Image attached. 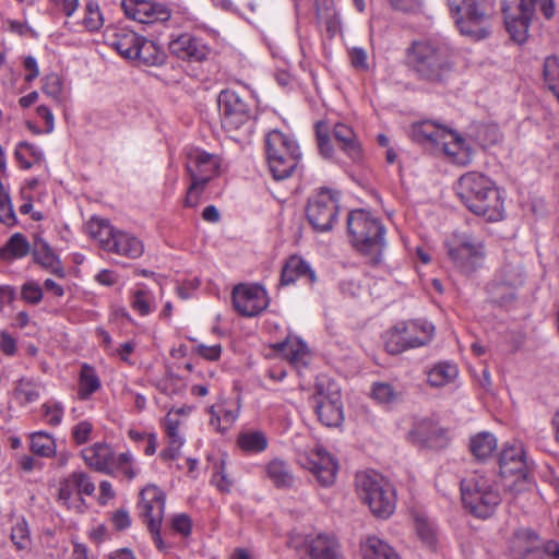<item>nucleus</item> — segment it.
<instances>
[{
	"label": "nucleus",
	"instance_id": "f257e3e1",
	"mask_svg": "<svg viewBox=\"0 0 559 559\" xmlns=\"http://www.w3.org/2000/svg\"><path fill=\"white\" fill-rule=\"evenodd\" d=\"M405 57L413 75L432 84L443 83L454 69L451 49L436 40H414L406 49Z\"/></svg>",
	"mask_w": 559,
	"mask_h": 559
},
{
	"label": "nucleus",
	"instance_id": "f03ea898",
	"mask_svg": "<svg viewBox=\"0 0 559 559\" xmlns=\"http://www.w3.org/2000/svg\"><path fill=\"white\" fill-rule=\"evenodd\" d=\"M456 193L466 207L487 221L503 217V201L495 183L485 175L471 171L460 177Z\"/></svg>",
	"mask_w": 559,
	"mask_h": 559
},
{
	"label": "nucleus",
	"instance_id": "7ed1b4c3",
	"mask_svg": "<svg viewBox=\"0 0 559 559\" xmlns=\"http://www.w3.org/2000/svg\"><path fill=\"white\" fill-rule=\"evenodd\" d=\"M534 463L526 456L522 443L506 444L499 455V476L506 495L519 499L535 488Z\"/></svg>",
	"mask_w": 559,
	"mask_h": 559
},
{
	"label": "nucleus",
	"instance_id": "20e7f679",
	"mask_svg": "<svg viewBox=\"0 0 559 559\" xmlns=\"http://www.w3.org/2000/svg\"><path fill=\"white\" fill-rule=\"evenodd\" d=\"M347 230L356 250L368 257L370 264L378 265L385 247V228L381 222L365 210H354L347 217Z\"/></svg>",
	"mask_w": 559,
	"mask_h": 559
},
{
	"label": "nucleus",
	"instance_id": "39448f33",
	"mask_svg": "<svg viewBox=\"0 0 559 559\" xmlns=\"http://www.w3.org/2000/svg\"><path fill=\"white\" fill-rule=\"evenodd\" d=\"M462 35L479 40L491 33L493 5L489 0H447Z\"/></svg>",
	"mask_w": 559,
	"mask_h": 559
},
{
	"label": "nucleus",
	"instance_id": "423d86ee",
	"mask_svg": "<svg viewBox=\"0 0 559 559\" xmlns=\"http://www.w3.org/2000/svg\"><path fill=\"white\" fill-rule=\"evenodd\" d=\"M409 134L415 142L441 147L444 154L451 156L452 160L459 165H466L471 162L472 153L464 139L433 121L426 120L413 123Z\"/></svg>",
	"mask_w": 559,
	"mask_h": 559
},
{
	"label": "nucleus",
	"instance_id": "0eeeda50",
	"mask_svg": "<svg viewBox=\"0 0 559 559\" xmlns=\"http://www.w3.org/2000/svg\"><path fill=\"white\" fill-rule=\"evenodd\" d=\"M86 231L99 247L117 255L138 259L144 252V243L135 235L118 229L109 221L92 217L86 224Z\"/></svg>",
	"mask_w": 559,
	"mask_h": 559
},
{
	"label": "nucleus",
	"instance_id": "6e6552de",
	"mask_svg": "<svg viewBox=\"0 0 559 559\" xmlns=\"http://www.w3.org/2000/svg\"><path fill=\"white\" fill-rule=\"evenodd\" d=\"M461 497L464 507L477 518H489L501 502L495 481L479 472L461 480Z\"/></svg>",
	"mask_w": 559,
	"mask_h": 559
},
{
	"label": "nucleus",
	"instance_id": "1a4fd4ad",
	"mask_svg": "<svg viewBox=\"0 0 559 559\" xmlns=\"http://www.w3.org/2000/svg\"><path fill=\"white\" fill-rule=\"evenodd\" d=\"M356 488L361 501L376 516L386 519L394 512L395 489L381 474L376 471L357 474Z\"/></svg>",
	"mask_w": 559,
	"mask_h": 559
},
{
	"label": "nucleus",
	"instance_id": "9d476101",
	"mask_svg": "<svg viewBox=\"0 0 559 559\" xmlns=\"http://www.w3.org/2000/svg\"><path fill=\"white\" fill-rule=\"evenodd\" d=\"M221 160L217 155L197 147L186 152V170L191 183L187 189L183 206L195 207L206 185L218 175Z\"/></svg>",
	"mask_w": 559,
	"mask_h": 559
},
{
	"label": "nucleus",
	"instance_id": "9b49d317",
	"mask_svg": "<svg viewBox=\"0 0 559 559\" xmlns=\"http://www.w3.org/2000/svg\"><path fill=\"white\" fill-rule=\"evenodd\" d=\"M536 10L550 19L554 15L552 0H502L506 28L515 43L526 41L530 23Z\"/></svg>",
	"mask_w": 559,
	"mask_h": 559
},
{
	"label": "nucleus",
	"instance_id": "f8f14e48",
	"mask_svg": "<svg viewBox=\"0 0 559 559\" xmlns=\"http://www.w3.org/2000/svg\"><path fill=\"white\" fill-rule=\"evenodd\" d=\"M265 153L270 171L275 180L290 177L301 155L296 141L278 130L267 133Z\"/></svg>",
	"mask_w": 559,
	"mask_h": 559
},
{
	"label": "nucleus",
	"instance_id": "ddd939ff",
	"mask_svg": "<svg viewBox=\"0 0 559 559\" xmlns=\"http://www.w3.org/2000/svg\"><path fill=\"white\" fill-rule=\"evenodd\" d=\"M310 402L320 423L338 427L344 420L343 402L338 384L330 379H318Z\"/></svg>",
	"mask_w": 559,
	"mask_h": 559
},
{
	"label": "nucleus",
	"instance_id": "4468645a",
	"mask_svg": "<svg viewBox=\"0 0 559 559\" xmlns=\"http://www.w3.org/2000/svg\"><path fill=\"white\" fill-rule=\"evenodd\" d=\"M435 332V326L426 320H414L396 324L389 331L385 348L396 355L406 349L428 344Z\"/></svg>",
	"mask_w": 559,
	"mask_h": 559
},
{
	"label": "nucleus",
	"instance_id": "2eb2a0df",
	"mask_svg": "<svg viewBox=\"0 0 559 559\" xmlns=\"http://www.w3.org/2000/svg\"><path fill=\"white\" fill-rule=\"evenodd\" d=\"M448 257L464 273L476 270L483 259V245L466 234H452L444 241Z\"/></svg>",
	"mask_w": 559,
	"mask_h": 559
},
{
	"label": "nucleus",
	"instance_id": "dca6fc26",
	"mask_svg": "<svg viewBox=\"0 0 559 559\" xmlns=\"http://www.w3.org/2000/svg\"><path fill=\"white\" fill-rule=\"evenodd\" d=\"M306 215L312 228L325 233L333 228L338 215V197L330 189L322 188L308 201Z\"/></svg>",
	"mask_w": 559,
	"mask_h": 559
},
{
	"label": "nucleus",
	"instance_id": "f3484780",
	"mask_svg": "<svg viewBox=\"0 0 559 559\" xmlns=\"http://www.w3.org/2000/svg\"><path fill=\"white\" fill-rule=\"evenodd\" d=\"M223 128L228 131L252 128V112L248 104L234 91L224 90L217 98Z\"/></svg>",
	"mask_w": 559,
	"mask_h": 559
},
{
	"label": "nucleus",
	"instance_id": "a211bd4d",
	"mask_svg": "<svg viewBox=\"0 0 559 559\" xmlns=\"http://www.w3.org/2000/svg\"><path fill=\"white\" fill-rule=\"evenodd\" d=\"M233 305L243 317H255L269 306L266 290L258 284H239L233 289Z\"/></svg>",
	"mask_w": 559,
	"mask_h": 559
},
{
	"label": "nucleus",
	"instance_id": "6ab92c4d",
	"mask_svg": "<svg viewBox=\"0 0 559 559\" xmlns=\"http://www.w3.org/2000/svg\"><path fill=\"white\" fill-rule=\"evenodd\" d=\"M121 9L127 17L143 24L166 22L171 16L167 4L153 0H122Z\"/></svg>",
	"mask_w": 559,
	"mask_h": 559
},
{
	"label": "nucleus",
	"instance_id": "aec40b11",
	"mask_svg": "<svg viewBox=\"0 0 559 559\" xmlns=\"http://www.w3.org/2000/svg\"><path fill=\"white\" fill-rule=\"evenodd\" d=\"M165 493L155 485H148L140 492V516L148 527L160 526L165 513Z\"/></svg>",
	"mask_w": 559,
	"mask_h": 559
},
{
	"label": "nucleus",
	"instance_id": "412c9836",
	"mask_svg": "<svg viewBox=\"0 0 559 559\" xmlns=\"http://www.w3.org/2000/svg\"><path fill=\"white\" fill-rule=\"evenodd\" d=\"M301 465L311 471L323 487L334 484L338 466L333 456L324 449L313 450L301 461Z\"/></svg>",
	"mask_w": 559,
	"mask_h": 559
},
{
	"label": "nucleus",
	"instance_id": "4be33fe9",
	"mask_svg": "<svg viewBox=\"0 0 559 559\" xmlns=\"http://www.w3.org/2000/svg\"><path fill=\"white\" fill-rule=\"evenodd\" d=\"M168 47L173 55L188 61L201 62L211 53V49L201 39L190 34L179 35Z\"/></svg>",
	"mask_w": 559,
	"mask_h": 559
},
{
	"label": "nucleus",
	"instance_id": "5701e85b",
	"mask_svg": "<svg viewBox=\"0 0 559 559\" xmlns=\"http://www.w3.org/2000/svg\"><path fill=\"white\" fill-rule=\"evenodd\" d=\"M81 454L85 464L91 468L99 473L114 474V461L116 455L107 443L97 442L83 449Z\"/></svg>",
	"mask_w": 559,
	"mask_h": 559
},
{
	"label": "nucleus",
	"instance_id": "b1692460",
	"mask_svg": "<svg viewBox=\"0 0 559 559\" xmlns=\"http://www.w3.org/2000/svg\"><path fill=\"white\" fill-rule=\"evenodd\" d=\"M94 491L95 485L86 473L73 472L60 481L58 498L69 506L75 493L92 496Z\"/></svg>",
	"mask_w": 559,
	"mask_h": 559
},
{
	"label": "nucleus",
	"instance_id": "393cba45",
	"mask_svg": "<svg viewBox=\"0 0 559 559\" xmlns=\"http://www.w3.org/2000/svg\"><path fill=\"white\" fill-rule=\"evenodd\" d=\"M413 433L418 442L430 449H443L449 441L447 430L430 419L419 421Z\"/></svg>",
	"mask_w": 559,
	"mask_h": 559
},
{
	"label": "nucleus",
	"instance_id": "a878e982",
	"mask_svg": "<svg viewBox=\"0 0 559 559\" xmlns=\"http://www.w3.org/2000/svg\"><path fill=\"white\" fill-rule=\"evenodd\" d=\"M297 280H305L308 284L317 281L316 272L307 261L298 255H292L284 264L281 273V285L294 284Z\"/></svg>",
	"mask_w": 559,
	"mask_h": 559
},
{
	"label": "nucleus",
	"instance_id": "bb28decb",
	"mask_svg": "<svg viewBox=\"0 0 559 559\" xmlns=\"http://www.w3.org/2000/svg\"><path fill=\"white\" fill-rule=\"evenodd\" d=\"M333 138L340 148L354 162L362 157L361 145L354 130L345 123H336L333 128Z\"/></svg>",
	"mask_w": 559,
	"mask_h": 559
},
{
	"label": "nucleus",
	"instance_id": "cd10ccee",
	"mask_svg": "<svg viewBox=\"0 0 559 559\" xmlns=\"http://www.w3.org/2000/svg\"><path fill=\"white\" fill-rule=\"evenodd\" d=\"M140 36L129 29H118L107 37L108 45L120 56L127 59H133Z\"/></svg>",
	"mask_w": 559,
	"mask_h": 559
},
{
	"label": "nucleus",
	"instance_id": "c85d7f7f",
	"mask_svg": "<svg viewBox=\"0 0 559 559\" xmlns=\"http://www.w3.org/2000/svg\"><path fill=\"white\" fill-rule=\"evenodd\" d=\"M515 544L520 548L521 556L518 559H542L540 538L531 528H520L514 533Z\"/></svg>",
	"mask_w": 559,
	"mask_h": 559
},
{
	"label": "nucleus",
	"instance_id": "c756f323",
	"mask_svg": "<svg viewBox=\"0 0 559 559\" xmlns=\"http://www.w3.org/2000/svg\"><path fill=\"white\" fill-rule=\"evenodd\" d=\"M210 424L218 432L227 431L237 420L239 406L227 407L225 404L213 405L210 408Z\"/></svg>",
	"mask_w": 559,
	"mask_h": 559
},
{
	"label": "nucleus",
	"instance_id": "7c9ffc66",
	"mask_svg": "<svg viewBox=\"0 0 559 559\" xmlns=\"http://www.w3.org/2000/svg\"><path fill=\"white\" fill-rule=\"evenodd\" d=\"M364 559H400L396 551L377 536L368 537L361 544Z\"/></svg>",
	"mask_w": 559,
	"mask_h": 559
},
{
	"label": "nucleus",
	"instance_id": "2f4dec72",
	"mask_svg": "<svg viewBox=\"0 0 559 559\" xmlns=\"http://www.w3.org/2000/svg\"><path fill=\"white\" fill-rule=\"evenodd\" d=\"M33 257L35 262L49 270L52 274L59 277L64 276V272L60 265V262L57 260L55 253L45 241L39 240L35 242Z\"/></svg>",
	"mask_w": 559,
	"mask_h": 559
},
{
	"label": "nucleus",
	"instance_id": "473e14b6",
	"mask_svg": "<svg viewBox=\"0 0 559 559\" xmlns=\"http://www.w3.org/2000/svg\"><path fill=\"white\" fill-rule=\"evenodd\" d=\"M265 472L269 479L277 488H290L294 485V476L283 460L274 459L265 466Z\"/></svg>",
	"mask_w": 559,
	"mask_h": 559
},
{
	"label": "nucleus",
	"instance_id": "72a5a7b5",
	"mask_svg": "<svg viewBox=\"0 0 559 559\" xmlns=\"http://www.w3.org/2000/svg\"><path fill=\"white\" fill-rule=\"evenodd\" d=\"M310 559H337V544L328 535H318L309 543Z\"/></svg>",
	"mask_w": 559,
	"mask_h": 559
},
{
	"label": "nucleus",
	"instance_id": "f704fd0d",
	"mask_svg": "<svg viewBox=\"0 0 559 559\" xmlns=\"http://www.w3.org/2000/svg\"><path fill=\"white\" fill-rule=\"evenodd\" d=\"M31 246L21 233L12 235L5 245L0 249V259L4 261H12L21 259L29 253Z\"/></svg>",
	"mask_w": 559,
	"mask_h": 559
},
{
	"label": "nucleus",
	"instance_id": "c9c22d12",
	"mask_svg": "<svg viewBox=\"0 0 559 559\" xmlns=\"http://www.w3.org/2000/svg\"><path fill=\"white\" fill-rule=\"evenodd\" d=\"M102 386L99 377L94 367L83 364L79 376L78 395L81 400H87Z\"/></svg>",
	"mask_w": 559,
	"mask_h": 559
},
{
	"label": "nucleus",
	"instance_id": "e433bc0d",
	"mask_svg": "<svg viewBox=\"0 0 559 559\" xmlns=\"http://www.w3.org/2000/svg\"><path fill=\"white\" fill-rule=\"evenodd\" d=\"M459 370L454 364L439 362L427 373V381L431 386H444L455 380Z\"/></svg>",
	"mask_w": 559,
	"mask_h": 559
},
{
	"label": "nucleus",
	"instance_id": "4c0bfd02",
	"mask_svg": "<svg viewBox=\"0 0 559 559\" xmlns=\"http://www.w3.org/2000/svg\"><path fill=\"white\" fill-rule=\"evenodd\" d=\"M469 449L477 460H485L497 449V439L492 433L479 432L471 438Z\"/></svg>",
	"mask_w": 559,
	"mask_h": 559
},
{
	"label": "nucleus",
	"instance_id": "58836bf2",
	"mask_svg": "<svg viewBox=\"0 0 559 559\" xmlns=\"http://www.w3.org/2000/svg\"><path fill=\"white\" fill-rule=\"evenodd\" d=\"M237 443L242 451L260 453L267 448V438L262 431H246L239 435Z\"/></svg>",
	"mask_w": 559,
	"mask_h": 559
},
{
	"label": "nucleus",
	"instance_id": "ea45409f",
	"mask_svg": "<svg viewBox=\"0 0 559 559\" xmlns=\"http://www.w3.org/2000/svg\"><path fill=\"white\" fill-rule=\"evenodd\" d=\"M31 451L43 457H51L56 453L55 439L44 431H36L31 435Z\"/></svg>",
	"mask_w": 559,
	"mask_h": 559
},
{
	"label": "nucleus",
	"instance_id": "a19ab883",
	"mask_svg": "<svg viewBox=\"0 0 559 559\" xmlns=\"http://www.w3.org/2000/svg\"><path fill=\"white\" fill-rule=\"evenodd\" d=\"M41 391L43 384L34 379L22 378L15 385V395L24 403L36 402Z\"/></svg>",
	"mask_w": 559,
	"mask_h": 559
},
{
	"label": "nucleus",
	"instance_id": "79ce46f5",
	"mask_svg": "<svg viewBox=\"0 0 559 559\" xmlns=\"http://www.w3.org/2000/svg\"><path fill=\"white\" fill-rule=\"evenodd\" d=\"M133 59L142 61L144 64L153 66L160 62L162 56L152 40H147L140 36Z\"/></svg>",
	"mask_w": 559,
	"mask_h": 559
},
{
	"label": "nucleus",
	"instance_id": "37998d69",
	"mask_svg": "<svg viewBox=\"0 0 559 559\" xmlns=\"http://www.w3.org/2000/svg\"><path fill=\"white\" fill-rule=\"evenodd\" d=\"M544 80L559 102V60L557 57L550 56L545 59Z\"/></svg>",
	"mask_w": 559,
	"mask_h": 559
},
{
	"label": "nucleus",
	"instance_id": "c03bdc74",
	"mask_svg": "<svg viewBox=\"0 0 559 559\" xmlns=\"http://www.w3.org/2000/svg\"><path fill=\"white\" fill-rule=\"evenodd\" d=\"M104 24L103 13L99 4L94 0H88L85 4V15L83 25L90 32L98 31Z\"/></svg>",
	"mask_w": 559,
	"mask_h": 559
},
{
	"label": "nucleus",
	"instance_id": "a18cd8bd",
	"mask_svg": "<svg viewBox=\"0 0 559 559\" xmlns=\"http://www.w3.org/2000/svg\"><path fill=\"white\" fill-rule=\"evenodd\" d=\"M523 282V272L521 267L514 266L511 264L504 265L501 271L497 283L493 285V288L499 285L507 286L509 288H514L521 285Z\"/></svg>",
	"mask_w": 559,
	"mask_h": 559
},
{
	"label": "nucleus",
	"instance_id": "49530a36",
	"mask_svg": "<svg viewBox=\"0 0 559 559\" xmlns=\"http://www.w3.org/2000/svg\"><path fill=\"white\" fill-rule=\"evenodd\" d=\"M62 90L63 83L59 74L49 73L43 78L41 91L58 104L62 100Z\"/></svg>",
	"mask_w": 559,
	"mask_h": 559
},
{
	"label": "nucleus",
	"instance_id": "de8ad7c7",
	"mask_svg": "<svg viewBox=\"0 0 559 559\" xmlns=\"http://www.w3.org/2000/svg\"><path fill=\"white\" fill-rule=\"evenodd\" d=\"M11 540L17 550H26L31 547L29 530L24 519L17 520L12 526Z\"/></svg>",
	"mask_w": 559,
	"mask_h": 559
},
{
	"label": "nucleus",
	"instance_id": "09e8293b",
	"mask_svg": "<svg viewBox=\"0 0 559 559\" xmlns=\"http://www.w3.org/2000/svg\"><path fill=\"white\" fill-rule=\"evenodd\" d=\"M154 297L152 293L145 288L134 290L132 294V309L141 316H147L152 311Z\"/></svg>",
	"mask_w": 559,
	"mask_h": 559
},
{
	"label": "nucleus",
	"instance_id": "8fccbe9b",
	"mask_svg": "<svg viewBox=\"0 0 559 559\" xmlns=\"http://www.w3.org/2000/svg\"><path fill=\"white\" fill-rule=\"evenodd\" d=\"M329 126L324 121H319L316 124V134L318 141V147L320 153L324 157H331L333 155V145L331 144L330 135H329Z\"/></svg>",
	"mask_w": 559,
	"mask_h": 559
},
{
	"label": "nucleus",
	"instance_id": "3c124183",
	"mask_svg": "<svg viewBox=\"0 0 559 559\" xmlns=\"http://www.w3.org/2000/svg\"><path fill=\"white\" fill-rule=\"evenodd\" d=\"M371 394L381 404H389L397 399V392L389 383H374Z\"/></svg>",
	"mask_w": 559,
	"mask_h": 559
},
{
	"label": "nucleus",
	"instance_id": "603ef678",
	"mask_svg": "<svg viewBox=\"0 0 559 559\" xmlns=\"http://www.w3.org/2000/svg\"><path fill=\"white\" fill-rule=\"evenodd\" d=\"M120 472L128 479H133L136 475L132 466V457L129 453H120L114 461V473Z\"/></svg>",
	"mask_w": 559,
	"mask_h": 559
},
{
	"label": "nucleus",
	"instance_id": "864d4df0",
	"mask_svg": "<svg viewBox=\"0 0 559 559\" xmlns=\"http://www.w3.org/2000/svg\"><path fill=\"white\" fill-rule=\"evenodd\" d=\"M171 528L183 537H188L192 532V521L186 513L176 514L171 519Z\"/></svg>",
	"mask_w": 559,
	"mask_h": 559
},
{
	"label": "nucleus",
	"instance_id": "5fc2aeb1",
	"mask_svg": "<svg viewBox=\"0 0 559 559\" xmlns=\"http://www.w3.org/2000/svg\"><path fill=\"white\" fill-rule=\"evenodd\" d=\"M21 295L25 301L36 305L40 302L43 298V290L37 283L27 282L22 286Z\"/></svg>",
	"mask_w": 559,
	"mask_h": 559
},
{
	"label": "nucleus",
	"instance_id": "6e6d98bb",
	"mask_svg": "<svg viewBox=\"0 0 559 559\" xmlns=\"http://www.w3.org/2000/svg\"><path fill=\"white\" fill-rule=\"evenodd\" d=\"M92 431H93L92 423H90L87 420H83V421L78 423L72 428L73 441L76 444H84V443H86L90 440V438H91Z\"/></svg>",
	"mask_w": 559,
	"mask_h": 559
},
{
	"label": "nucleus",
	"instance_id": "4d7b16f0",
	"mask_svg": "<svg viewBox=\"0 0 559 559\" xmlns=\"http://www.w3.org/2000/svg\"><path fill=\"white\" fill-rule=\"evenodd\" d=\"M212 484L221 491V492H229L233 486V480L227 476L225 472V462L222 461L219 464L218 471L212 477Z\"/></svg>",
	"mask_w": 559,
	"mask_h": 559
},
{
	"label": "nucleus",
	"instance_id": "13d9d810",
	"mask_svg": "<svg viewBox=\"0 0 559 559\" xmlns=\"http://www.w3.org/2000/svg\"><path fill=\"white\" fill-rule=\"evenodd\" d=\"M168 443H176V445H182L183 439L179 435V420L173 419L169 415L166 416L164 423Z\"/></svg>",
	"mask_w": 559,
	"mask_h": 559
},
{
	"label": "nucleus",
	"instance_id": "bf43d9fd",
	"mask_svg": "<svg viewBox=\"0 0 559 559\" xmlns=\"http://www.w3.org/2000/svg\"><path fill=\"white\" fill-rule=\"evenodd\" d=\"M44 417L46 418L47 423L51 426H58L62 420L63 415V408L59 403H56L55 405L44 404L41 406Z\"/></svg>",
	"mask_w": 559,
	"mask_h": 559
},
{
	"label": "nucleus",
	"instance_id": "052dcab7",
	"mask_svg": "<svg viewBox=\"0 0 559 559\" xmlns=\"http://www.w3.org/2000/svg\"><path fill=\"white\" fill-rule=\"evenodd\" d=\"M0 222L7 226H13L16 223V216L10 197L0 200Z\"/></svg>",
	"mask_w": 559,
	"mask_h": 559
},
{
	"label": "nucleus",
	"instance_id": "680f3d73",
	"mask_svg": "<svg viewBox=\"0 0 559 559\" xmlns=\"http://www.w3.org/2000/svg\"><path fill=\"white\" fill-rule=\"evenodd\" d=\"M197 353L207 360L215 361L218 360L221 357L222 346L219 344H214L210 346L200 344L197 347Z\"/></svg>",
	"mask_w": 559,
	"mask_h": 559
},
{
	"label": "nucleus",
	"instance_id": "e2e57ef3",
	"mask_svg": "<svg viewBox=\"0 0 559 559\" xmlns=\"http://www.w3.org/2000/svg\"><path fill=\"white\" fill-rule=\"evenodd\" d=\"M390 4L399 11L414 13L420 9V0H389Z\"/></svg>",
	"mask_w": 559,
	"mask_h": 559
},
{
	"label": "nucleus",
	"instance_id": "0e129e2a",
	"mask_svg": "<svg viewBox=\"0 0 559 559\" xmlns=\"http://www.w3.org/2000/svg\"><path fill=\"white\" fill-rule=\"evenodd\" d=\"M111 520L115 528L118 531L126 530L131 525L129 512L124 509H119L114 512Z\"/></svg>",
	"mask_w": 559,
	"mask_h": 559
},
{
	"label": "nucleus",
	"instance_id": "69168bd1",
	"mask_svg": "<svg viewBox=\"0 0 559 559\" xmlns=\"http://www.w3.org/2000/svg\"><path fill=\"white\" fill-rule=\"evenodd\" d=\"M350 62L353 67L359 70H367V52L362 48L355 47L350 51Z\"/></svg>",
	"mask_w": 559,
	"mask_h": 559
},
{
	"label": "nucleus",
	"instance_id": "338daca9",
	"mask_svg": "<svg viewBox=\"0 0 559 559\" xmlns=\"http://www.w3.org/2000/svg\"><path fill=\"white\" fill-rule=\"evenodd\" d=\"M24 69L27 71V74L25 75L26 82H32L39 75V69L37 66V61L34 57L28 56L24 59L23 62Z\"/></svg>",
	"mask_w": 559,
	"mask_h": 559
},
{
	"label": "nucleus",
	"instance_id": "774afa93",
	"mask_svg": "<svg viewBox=\"0 0 559 559\" xmlns=\"http://www.w3.org/2000/svg\"><path fill=\"white\" fill-rule=\"evenodd\" d=\"M1 350L9 356H12L16 352L15 340L7 332H1Z\"/></svg>",
	"mask_w": 559,
	"mask_h": 559
}]
</instances>
